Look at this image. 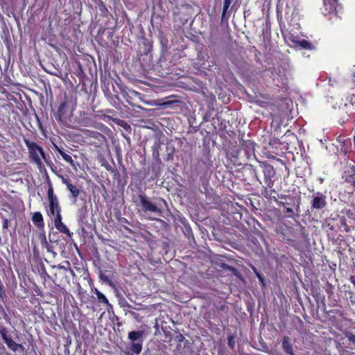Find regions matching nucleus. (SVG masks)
Instances as JSON below:
<instances>
[{
	"mask_svg": "<svg viewBox=\"0 0 355 355\" xmlns=\"http://www.w3.org/2000/svg\"><path fill=\"white\" fill-rule=\"evenodd\" d=\"M259 283L261 284L262 286L264 287L266 286L265 279H264L263 276H262L261 278H259Z\"/></svg>",
	"mask_w": 355,
	"mask_h": 355,
	"instance_id": "a19ab883",
	"label": "nucleus"
},
{
	"mask_svg": "<svg viewBox=\"0 0 355 355\" xmlns=\"http://www.w3.org/2000/svg\"><path fill=\"white\" fill-rule=\"evenodd\" d=\"M138 198L143 211L153 213L159 217L163 216V209L156 203H153L145 193H139Z\"/></svg>",
	"mask_w": 355,
	"mask_h": 355,
	"instance_id": "0eeeda50",
	"label": "nucleus"
},
{
	"mask_svg": "<svg viewBox=\"0 0 355 355\" xmlns=\"http://www.w3.org/2000/svg\"><path fill=\"white\" fill-rule=\"evenodd\" d=\"M249 169L250 171V173L256 178V180L257 181H259V182H261L260 180H259V174H258V171H257V168L254 166H252V164H250L249 165Z\"/></svg>",
	"mask_w": 355,
	"mask_h": 355,
	"instance_id": "cd10ccee",
	"label": "nucleus"
},
{
	"mask_svg": "<svg viewBox=\"0 0 355 355\" xmlns=\"http://www.w3.org/2000/svg\"><path fill=\"white\" fill-rule=\"evenodd\" d=\"M32 221L33 224L38 228V229H44V222L42 214L39 212L36 211L33 213L32 216Z\"/></svg>",
	"mask_w": 355,
	"mask_h": 355,
	"instance_id": "a211bd4d",
	"label": "nucleus"
},
{
	"mask_svg": "<svg viewBox=\"0 0 355 355\" xmlns=\"http://www.w3.org/2000/svg\"><path fill=\"white\" fill-rule=\"evenodd\" d=\"M218 311H227L228 310V307L227 306V304L225 303H223L222 304H220L218 308H217Z\"/></svg>",
	"mask_w": 355,
	"mask_h": 355,
	"instance_id": "473e14b6",
	"label": "nucleus"
},
{
	"mask_svg": "<svg viewBox=\"0 0 355 355\" xmlns=\"http://www.w3.org/2000/svg\"><path fill=\"white\" fill-rule=\"evenodd\" d=\"M348 339L349 341H351L352 343H353L354 344H355V335L354 334H351L349 336H348Z\"/></svg>",
	"mask_w": 355,
	"mask_h": 355,
	"instance_id": "ea45409f",
	"label": "nucleus"
},
{
	"mask_svg": "<svg viewBox=\"0 0 355 355\" xmlns=\"http://www.w3.org/2000/svg\"><path fill=\"white\" fill-rule=\"evenodd\" d=\"M53 217V222H54V225H55V227L57 228L60 225L63 224L62 220V214H57V215H55Z\"/></svg>",
	"mask_w": 355,
	"mask_h": 355,
	"instance_id": "a878e982",
	"label": "nucleus"
},
{
	"mask_svg": "<svg viewBox=\"0 0 355 355\" xmlns=\"http://www.w3.org/2000/svg\"><path fill=\"white\" fill-rule=\"evenodd\" d=\"M47 197L49 201V209L46 210L47 215L53 218L55 215L62 213V208L59 203L58 198L54 194L53 187L49 182L47 190Z\"/></svg>",
	"mask_w": 355,
	"mask_h": 355,
	"instance_id": "423d86ee",
	"label": "nucleus"
},
{
	"mask_svg": "<svg viewBox=\"0 0 355 355\" xmlns=\"http://www.w3.org/2000/svg\"><path fill=\"white\" fill-rule=\"evenodd\" d=\"M92 291L96 295L97 300L99 303L110 305L107 298L103 293L96 288L92 290Z\"/></svg>",
	"mask_w": 355,
	"mask_h": 355,
	"instance_id": "412c9836",
	"label": "nucleus"
},
{
	"mask_svg": "<svg viewBox=\"0 0 355 355\" xmlns=\"http://www.w3.org/2000/svg\"><path fill=\"white\" fill-rule=\"evenodd\" d=\"M219 266L223 269L227 270L232 272V273H234V275H237L239 273V271L236 268L229 266L227 263H221V264Z\"/></svg>",
	"mask_w": 355,
	"mask_h": 355,
	"instance_id": "393cba45",
	"label": "nucleus"
},
{
	"mask_svg": "<svg viewBox=\"0 0 355 355\" xmlns=\"http://www.w3.org/2000/svg\"><path fill=\"white\" fill-rule=\"evenodd\" d=\"M262 195L269 200L277 202V191L273 189V186L269 187L266 185L261 190Z\"/></svg>",
	"mask_w": 355,
	"mask_h": 355,
	"instance_id": "ddd939ff",
	"label": "nucleus"
},
{
	"mask_svg": "<svg viewBox=\"0 0 355 355\" xmlns=\"http://www.w3.org/2000/svg\"><path fill=\"white\" fill-rule=\"evenodd\" d=\"M178 101H166L164 103H162V105H164L165 107H169L171 104L174 103H177Z\"/></svg>",
	"mask_w": 355,
	"mask_h": 355,
	"instance_id": "e433bc0d",
	"label": "nucleus"
},
{
	"mask_svg": "<svg viewBox=\"0 0 355 355\" xmlns=\"http://www.w3.org/2000/svg\"><path fill=\"white\" fill-rule=\"evenodd\" d=\"M259 167L264 175V182L269 187L274 186L275 180L274 179L276 172L273 166L267 162H261Z\"/></svg>",
	"mask_w": 355,
	"mask_h": 355,
	"instance_id": "1a4fd4ad",
	"label": "nucleus"
},
{
	"mask_svg": "<svg viewBox=\"0 0 355 355\" xmlns=\"http://www.w3.org/2000/svg\"><path fill=\"white\" fill-rule=\"evenodd\" d=\"M212 100H213L214 101H215V102H216V98H215V96H213V97H212Z\"/></svg>",
	"mask_w": 355,
	"mask_h": 355,
	"instance_id": "4d7b16f0",
	"label": "nucleus"
},
{
	"mask_svg": "<svg viewBox=\"0 0 355 355\" xmlns=\"http://www.w3.org/2000/svg\"><path fill=\"white\" fill-rule=\"evenodd\" d=\"M60 232L65 234L69 237H71L73 233L70 232L69 228L63 223L56 228Z\"/></svg>",
	"mask_w": 355,
	"mask_h": 355,
	"instance_id": "b1692460",
	"label": "nucleus"
},
{
	"mask_svg": "<svg viewBox=\"0 0 355 355\" xmlns=\"http://www.w3.org/2000/svg\"><path fill=\"white\" fill-rule=\"evenodd\" d=\"M212 166V161L210 159L209 157L207 155L205 159H200L198 161V167L199 168V171L200 173H205L209 170Z\"/></svg>",
	"mask_w": 355,
	"mask_h": 355,
	"instance_id": "4468645a",
	"label": "nucleus"
},
{
	"mask_svg": "<svg viewBox=\"0 0 355 355\" xmlns=\"http://www.w3.org/2000/svg\"><path fill=\"white\" fill-rule=\"evenodd\" d=\"M77 106V98L73 93L64 92L63 96L60 98L59 105L55 118L57 121L64 125H67L71 121L70 118L73 115Z\"/></svg>",
	"mask_w": 355,
	"mask_h": 355,
	"instance_id": "f257e3e1",
	"label": "nucleus"
},
{
	"mask_svg": "<svg viewBox=\"0 0 355 355\" xmlns=\"http://www.w3.org/2000/svg\"><path fill=\"white\" fill-rule=\"evenodd\" d=\"M228 345L231 348L234 347V338L232 336H230V337L228 338Z\"/></svg>",
	"mask_w": 355,
	"mask_h": 355,
	"instance_id": "f704fd0d",
	"label": "nucleus"
},
{
	"mask_svg": "<svg viewBox=\"0 0 355 355\" xmlns=\"http://www.w3.org/2000/svg\"><path fill=\"white\" fill-rule=\"evenodd\" d=\"M345 182L351 184L355 188V165L347 164L343 173Z\"/></svg>",
	"mask_w": 355,
	"mask_h": 355,
	"instance_id": "9b49d317",
	"label": "nucleus"
},
{
	"mask_svg": "<svg viewBox=\"0 0 355 355\" xmlns=\"http://www.w3.org/2000/svg\"><path fill=\"white\" fill-rule=\"evenodd\" d=\"M123 229H124L125 230H126L128 232H129V233H132V230H131L130 228H129L128 227H127V226H123Z\"/></svg>",
	"mask_w": 355,
	"mask_h": 355,
	"instance_id": "c03bdc74",
	"label": "nucleus"
},
{
	"mask_svg": "<svg viewBox=\"0 0 355 355\" xmlns=\"http://www.w3.org/2000/svg\"><path fill=\"white\" fill-rule=\"evenodd\" d=\"M54 149L62 156V159L71 166H76L72 157L70 155L67 154L62 147H59L58 146L54 144Z\"/></svg>",
	"mask_w": 355,
	"mask_h": 355,
	"instance_id": "2eb2a0df",
	"label": "nucleus"
},
{
	"mask_svg": "<svg viewBox=\"0 0 355 355\" xmlns=\"http://www.w3.org/2000/svg\"><path fill=\"white\" fill-rule=\"evenodd\" d=\"M175 341L178 342L179 344H180L181 343L185 341V338L184 337V336L182 334L179 333L175 336Z\"/></svg>",
	"mask_w": 355,
	"mask_h": 355,
	"instance_id": "7c9ffc66",
	"label": "nucleus"
},
{
	"mask_svg": "<svg viewBox=\"0 0 355 355\" xmlns=\"http://www.w3.org/2000/svg\"><path fill=\"white\" fill-rule=\"evenodd\" d=\"M34 1L35 3H41L42 5H44L45 3H48L49 0H34Z\"/></svg>",
	"mask_w": 355,
	"mask_h": 355,
	"instance_id": "58836bf2",
	"label": "nucleus"
},
{
	"mask_svg": "<svg viewBox=\"0 0 355 355\" xmlns=\"http://www.w3.org/2000/svg\"><path fill=\"white\" fill-rule=\"evenodd\" d=\"M23 141L28 148L30 162L41 169L44 167L42 159L46 162V155L43 148L27 136H23Z\"/></svg>",
	"mask_w": 355,
	"mask_h": 355,
	"instance_id": "f03ea898",
	"label": "nucleus"
},
{
	"mask_svg": "<svg viewBox=\"0 0 355 355\" xmlns=\"http://www.w3.org/2000/svg\"><path fill=\"white\" fill-rule=\"evenodd\" d=\"M9 225V220L7 218H4L2 223V227L3 229H8Z\"/></svg>",
	"mask_w": 355,
	"mask_h": 355,
	"instance_id": "c9c22d12",
	"label": "nucleus"
},
{
	"mask_svg": "<svg viewBox=\"0 0 355 355\" xmlns=\"http://www.w3.org/2000/svg\"><path fill=\"white\" fill-rule=\"evenodd\" d=\"M0 335L8 348L13 352L17 351L24 352L25 351V347L22 344L17 343L12 340L11 336L8 334V331L6 327H0Z\"/></svg>",
	"mask_w": 355,
	"mask_h": 355,
	"instance_id": "6e6552de",
	"label": "nucleus"
},
{
	"mask_svg": "<svg viewBox=\"0 0 355 355\" xmlns=\"http://www.w3.org/2000/svg\"><path fill=\"white\" fill-rule=\"evenodd\" d=\"M336 0H324V5L329 4V12L336 9Z\"/></svg>",
	"mask_w": 355,
	"mask_h": 355,
	"instance_id": "bb28decb",
	"label": "nucleus"
},
{
	"mask_svg": "<svg viewBox=\"0 0 355 355\" xmlns=\"http://www.w3.org/2000/svg\"><path fill=\"white\" fill-rule=\"evenodd\" d=\"M142 355H149V354H147L146 353H144Z\"/></svg>",
	"mask_w": 355,
	"mask_h": 355,
	"instance_id": "13d9d810",
	"label": "nucleus"
},
{
	"mask_svg": "<svg viewBox=\"0 0 355 355\" xmlns=\"http://www.w3.org/2000/svg\"><path fill=\"white\" fill-rule=\"evenodd\" d=\"M90 121L91 119L89 118H85L83 119L82 122L80 123L81 125L84 126H89L90 125Z\"/></svg>",
	"mask_w": 355,
	"mask_h": 355,
	"instance_id": "2f4dec72",
	"label": "nucleus"
},
{
	"mask_svg": "<svg viewBox=\"0 0 355 355\" xmlns=\"http://www.w3.org/2000/svg\"><path fill=\"white\" fill-rule=\"evenodd\" d=\"M40 239L41 240V244L49 252L53 253L55 254V253L53 251V246L51 243H48L46 238V234L44 232L41 233L40 234Z\"/></svg>",
	"mask_w": 355,
	"mask_h": 355,
	"instance_id": "aec40b11",
	"label": "nucleus"
},
{
	"mask_svg": "<svg viewBox=\"0 0 355 355\" xmlns=\"http://www.w3.org/2000/svg\"><path fill=\"white\" fill-rule=\"evenodd\" d=\"M161 144L159 141H157L155 142L153 146H152V155L153 158L158 159L159 157V148H160Z\"/></svg>",
	"mask_w": 355,
	"mask_h": 355,
	"instance_id": "5701e85b",
	"label": "nucleus"
},
{
	"mask_svg": "<svg viewBox=\"0 0 355 355\" xmlns=\"http://www.w3.org/2000/svg\"><path fill=\"white\" fill-rule=\"evenodd\" d=\"M277 20L279 21V26H281V24L283 22V18H282V15L281 14H279L278 11H277Z\"/></svg>",
	"mask_w": 355,
	"mask_h": 355,
	"instance_id": "4c0bfd02",
	"label": "nucleus"
},
{
	"mask_svg": "<svg viewBox=\"0 0 355 355\" xmlns=\"http://www.w3.org/2000/svg\"><path fill=\"white\" fill-rule=\"evenodd\" d=\"M120 222L121 223H129L128 220L125 218H121L120 219Z\"/></svg>",
	"mask_w": 355,
	"mask_h": 355,
	"instance_id": "a18cd8bd",
	"label": "nucleus"
},
{
	"mask_svg": "<svg viewBox=\"0 0 355 355\" xmlns=\"http://www.w3.org/2000/svg\"><path fill=\"white\" fill-rule=\"evenodd\" d=\"M252 269L254 272V273L255 274V275L257 276V277L258 278V279L259 278H261L263 275L259 272V270L257 269V268H255L254 266H252Z\"/></svg>",
	"mask_w": 355,
	"mask_h": 355,
	"instance_id": "72a5a7b5",
	"label": "nucleus"
},
{
	"mask_svg": "<svg viewBox=\"0 0 355 355\" xmlns=\"http://www.w3.org/2000/svg\"><path fill=\"white\" fill-rule=\"evenodd\" d=\"M339 312V311H336V310H330L329 311V313H338Z\"/></svg>",
	"mask_w": 355,
	"mask_h": 355,
	"instance_id": "49530a36",
	"label": "nucleus"
},
{
	"mask_svg": "<svg viewBox=\"0 0 355 355\" xmlns=\"http://www.w3.org/2000/svg\"><path fill=\"white\" fill-rule=\"evenodd\" d=\"M3 295H4V292L3 291V287H2L1 284H0V297H2Z\"/></svg>",
	"mask_w": 355,
	"mask_h": 355,
	"instance_id": "37998d69",
	"label": "nucleus"
},
{
	"mask_svg": "<svg viewBox=\"0 0 355 355\" xmlns=\"http://www.w3.org/2000/svg\"><path fill=\"white\" fill-rule=\"evenodd\" d=\"M282 348L284 351L289 355H295L293 345L291 342V339L288 336H284L282 343Z\"/></svg>",
	"mask_w": 355,
	"mask_h": 355,
	"instance_id": "f3484780",
	"label": "nucleus"
},
{
	"mask_svg": "<svg viewBox=\"0 0 355 355\" xmlns=\"http://www.w3.org/2000/svg\"><path fill=\"white\" fill-rule=\"evenodd\" d=\"M148 219H150L151 220H156L157 218H154V217H150V218H148Z\"/></svg>",
	"mask_w": 355,
	"mask_h": 355,
	"instance_id": "603ef678",
	"label": "nucleus"
},
{
	"mask_svg": "<svg viewBox=\"0 0 355 355\" xmlns=\"http://www.w3.org/2000/svg\"><path fill=\"white\" fill-rule=\"evenodd\" d=\"M159 201L163 202L165 205H166V202L164 199L159 198Z\"/></svg>",
	"mask_w": 355,
	"mask_h": 355,
	"instance_id": "de8ad7c7",
	"label": "nucleus"
},
{
	"mask_svg": "<svg viewBox=\"0 0 355 355\" xmlns=\"http://www.w3.org/2000/svg\"><path fill=\"white\" fill-rule=\"evenodd\" d=\"M71 1H73V2L77 1V3L81 4V2L80 1V0H71Z\"/></svg>",
	"mask_w": 355,
	"mask_h": 355,
	"instance_id": "3c124183",
	"label": "nucleus"
},
{
	"mask_svg": "<svg viewBox=\"0 0 355 355\" xmlns=\"http://www.w3.org/2000/svg\"><path fill=\"white\" fill-rule=\"evenodd\" d=\"M254 150V142L250 139L245 140L241 139L240 141L239 149L233 150L231 153V155L235 159L236 162L241 159H249L252 157L255 156Z\"/></svg>",
	"mask_w": 355,
	"mask_h": 355,
	"instance_id": "20e7f679",
	"label": "nucleus"
},
{
	"mask_svg": "<svg viewBox=\"0 0 355 355\" xmlns=\"http://www.w3.org/2000/svg\"><path fill=\"white\" fill-rule=\"evenodd\" d=\"M327 205V196L321 192H316L313 194L311 202V210H321Z\"/></svg>",
	"mask_w": 355,
	"mask_h": 355,
	"instance_id": "9d476101",
	"label": "nucleus"
},
{
	"mask_svg": "<svg viewBox=\"0 0 355 355\" xmlns=\"http://www.w3.org/2000/svg\"><path fill=\"white\" fill-rule=\"evenodd\" d=\"M300 198H298V200H297V210H298V209H299V208H300Z\"/></svg>",
	"mask_w": 355,
	"mask_h": 355,
	"instance_id": "09e8293b",
	"label": "nucleus"
},
{
	"mask_svg": "<svg viewBox=\"0 0 355 355\" xmlns=\"http://www.w3.org/2000/svg\"><path fill=\"white\" fill-rule=\"evenodd\" d=\"M354 104H355V101H354Z\"/></svg>",
	"mask_w": 355,
	"mask_h": 355,
	"instance_id": "bf43d9fd",
	"label": "nucleus"
},
{
	"mask_svg": "<svg viewBox=\"0 0 355 355\" xmlns=\"http://www.w3.org/2000/svg\"><path fill=\"white\" fill-rule=\"evenodd\" d=\"M82 138L85 144L96 148H102L107 143V138L104 135L89 129L82 130Z\"/></svg>",
	"mask_w": 355,
	"mask_h": 355,
	"instance_id": "39448f33",
	"label": "nucleus"
},
{
	"mask_svg": "<svg viewBox=\"0 0 355 355\" xmlns=\"http://www.w3.org/2000/svg\"><path fill=\"white\" fill-rule=\"evenodd\" d=\"M278 234H283V232L281 230L277 231Z\"/></svg>",
	"mask_w": 355,
	"mask_h": 355,
	"instance_id": "864d4df0",
	"label": "nucleus"
},
{
	"mask_svg": "<svg viewBox=\"0 0 355 355\" xmlns=\"http://www.w3.org/2000/svg\"><path fill=\"white\" fill-rule=\"evenodd\" d=\"M279 206H281V207H283L284 209V214H288V217H291L293 218L295 213H294V211L292 208L289 207H287V205H291L293 202L292 201H289V202H284V201H282V200H277V202H275Z\"/></svg>",
	"mask_w": 355,
	"mask_h": 355,
	"instance_id": "6ab92c4d",
	"label": "nucleus"
},
{
	"mask_svg": "<svg viewBox=\"0 0 355 355\" xmlns=\"http://www.w3.org/2000/svg\"><path fill=\"white\" fill-rule=\"evenodd\" d=\"M284 240L286 241L287 243H288L290 241H291V239H285L284 238Z\"/></svg>",
	"mask_w": 355,
	"mask_h": 355,
	"instance_id": "5fc2aeb1",
	"label": "nucleus"
},
{
	"mask_svg": "<svg viewBox=\"0 0 355 355\" xmlns=\"http://www.w3.org/2000/svg\"><path fill=\"white\" fill-rule=\"evenodd\" d=\"M61 179L62 183L67 186V189L71 193V197L73 198V202H76L81 190L73 184L68 178L62 176Z\"/></svg>",
	"mask_w": 355,
	"mask_h": 355,
	"instance_id": "f8f14e48",
	"label": "nucleus"
},
{
	"mask_svg": "<svg viewBox=\"0 0 355 355\" xmlns=\"http://www.w3.org/2000/svg\"><path fill=\"white\" fill-rule=\"evenodd\" d=\"M281 258H282V259H286V260H288V257H287L286 255H284H284H282Z\"/></svg>",
	"mask_w": 355,
	"mask_h": 355,
	"instance_id": "8fccbe9b",
	"label": "nucleus"
},
{
	"mask_svg": "<svg viewBox=\"0 0 355 355\" xmlns=\"http://www.w3.org/2000/svg\"><path fill=\"white\" fill-rule=\"evenodd\" d=\"M349 281H350V282H351L352 284H354V287H355V276H353V275L350 276V277H349Z\"/></svg>",
	"mask_w": 355,
	"mask_h": 355,
	"instance_id": "79ce46f5",
	"label": "nucleus"
},
{
	"mask_svg": "<svg viewBox=\"0 0 355 355\" xmlns=\"http://www.w3.org/2000/svg\"><path fill=\"white\" fill-rule=\"evenodd\" d=\"M153 49V42L146 38H144L139 48V53L141 55H147Z\"/></svg>",
	"mask_w": 355,
	"mask_h": 355,
	"instance_id": "dca6fc26",
	"label": "nucleus"
},
{
	"mask_svg": "<svg viewBox=\"0 0 355 355\" xmlns=\"http://www.w3.org/2000/svg\"><path fill=\"white\" fill-rule=\"evenodd\" d=\"M324 300H325V298H324V296L323 295V296L322 297V302H324Z\"/></svg>",
	"mask_w": 355,
	"mask_h": 355,
	"instance_id": "6e6d98bb",
	"label": "nucleus"
},
{
	"mask_svg": "<svg viewBox=\"0 0 355 355\" xmlns=\"http://www.w3.org/2000/svg\"><path fill=\"white\" fill-rule=\"evenodd\" d=\"M299 43L300 45L305 49H310L311 48V44L306 40H302Z\"/></svg>",
	"mask_w": 355,
	"mask_h": 355,
	"instance_id": "c756f323",
	"label": "nucleus"
},
{
	"mask_svg": "<svg viewBox=\"0 0 355 355\" xmlns=\"http://www.w3.org/2000/svg\"><path fill=\"white\" fill-rule=\"evenodd\" d=\"M277 197L282 200H283V199H284L285 200H288L289 201H292L293 205L295 204V196H286L284 194H279V195L277 194Z\"/></svg>",
	"mask_w": 355,
	"mask_h": 355,
	"instance_id": "c85d7f7f",
	"label": "nucleus"
},
{
	"mask_svg": "<svg viewBox=\"0 0 355 355\" xmlns=\"http://www.w3.org/2000/svg\"><path fill=\"white\" fill-rule=\"evenodd\" d=\"M233 0H224L223 1V12H222V17L221 21H223L225 17V15L232 3Z\"/></svg>",
	"mask_w": 355,
	"mask_h": 355,
	"instance_id": "4be33fe9",
	"label": "nucleus"
},
{
	"mask_svg": "<svg viewBox=\"0 0 355 355\" xmlns=\"http://www.w3.org/2000/svg\"><path fill=\"white\" fill-rule=\"evenodd\" d=\"M148 332L146 329H139L137 331H131L128 334V338L130 341L128 347V355H139L143 349V343Z\"/></svg>",
	"mask_w": 355,
	"mask_h": 355,
	"instance_id": "7ed1b4c3",
	"label": "nucleus"
}]
</instances>
